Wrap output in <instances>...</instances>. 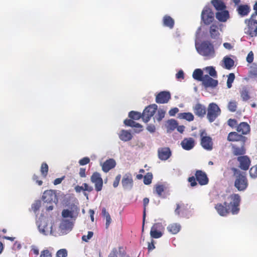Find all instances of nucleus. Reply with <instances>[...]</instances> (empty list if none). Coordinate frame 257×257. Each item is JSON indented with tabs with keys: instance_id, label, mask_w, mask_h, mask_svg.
Listing matches in <instances>:
<instances>
[{
	"instance_id": "nucleus-1",
	"label": "nucleus",
	"mask_w": 257,
	"mask_h": 257,
	"mask_svg": "<svg viewBox=\"0 0 257 257\" xmlns=\"http://www.w3.org/2000/svg\"><path fill=\"white\" fill-rule=\"evenodd\" d=\"M37 224L41 234L46 236H57V227L51 220L42 217L37 221Z\"/></svg>"
},
{
	"instance_id": "nucleus-2",
	"label": "nucleus",
	"mask_w": 257,
	"mask_h": 257,
	"mask_svg": "<svg viewBox=\"0 0 257 257\" xmlns=\"http://www.w3.org/2000/svg\"><path fill=\"white\" fill-rule=\"evenodd\" d=\"M195 48L197 52L207 59H211L215 56V51L213 45L208 41H204L201 44L195 43Z\"/></svg>"
},
{
	"instance_id": "nucleus-3",
	"label": "nucleus",
	"mask_w": 257,
	"mask_h": 257,
	"mask_svg": "<svg viewBox=\"0 0 257 257\" xmlns=\"http://www.w3.org/2000/svg\"><path fill=\"white\" fill-rule=\"evenodd\" d=\"M240 196L236 194L227 195L224 197V205L233 214H236L239 210Z\"/></svg>"
},
{
	"instance_id": "nucleus-4",
	"label": "nucleus",
	"mask_w": 257,
	"mask_h": 257,
	"mask_svg": "<svg viewBox=\"0 0 257 257\" xmlns=\"http://www.w3.org/2000/svg\"><path fill=\"white\" fill-rule=\"evenodd\" d=\"M43 201L47 204L45 205L47 210H52L53 209L54 205L56 204L58 199L56 192L53 190L45 191L42 196Z\"/></svg>"
},
{
	"instance_id": "nucleus-5",
	"label": "nucleus",
	"mask_w": 257,
	"mask_h": 257,
	"mask_svg": "<svg viewBox=\"0 0 257 257\" xmlns=\"http://www.w3.org/2000/svg\"><path fill=\"white\" fill-rule=\"evenodd\" d=\"M248 186V181L245 175L240 171L234 173V186L239 191H244Z\"/></svg>"
},
{
	"instance_id": "nucleus-6",
	"label": "nucleus",
	"mask_w": 257,
	"mask_h": 257,
	"mask_svg": "<svg viewBox=\"0 0 257 257\" xmlns=\"http://www.w3.org/2000/svg\"><path fill=\"white\" fill-rule=\"evenodd\" d=\"M79 212V207L77 205L73 204L63 210L62 216L64 219L70 220L74 222L78 215Z\"/></svg>"
},
{
	"instance_id": "nucleus-7",
	"label": "nucleus",
	"mask_w": 257,
	"mask_h": 257,
	"mask_svg": "<svg viewBox=\"0 0 257 257\" xmlns=\"http://www.w3.org/2000/svg\"><path fill=\"white\" fill-rule=\"evenodd\" d=\"M255 15H252L249 19H246L245 23L247 27L245 28L244 32L253 37L257 36V21L254 19Z\"/></svg>"
},
{
	"instance_id": "nucleus-8",
	"label": "nucleus",
	"mask_w": 257,
	"mask_h": 257,
	"mask_svg": "<svg viewBox=\"0 0 257 257\" xmlns=\"http://www.w3.org/2000/svg\"><path fill=\"white\" fill-rule=\"evenodd\" d=\"M74 222L70 220L63 218L58 228H57V235L66 234L69 232L73 228Z\"/></svg>"
},
{
	"instance_id": "nucleus-9",
	"label": "nucleus",
	"mask_w": 257,
	"mask_h": 257,
	"mask_svg": "<svg viewBox=\"0 0 257 257\" xmlns=\"http://www.w3.org/2000/svg\"><path fill=\"white\" fill-rule=\"evenodd\" d=\"M220 109L214 103H211L208 107L207 118L210 122H213L220 114Z\"/></svg>"
},
{
	"instance_id": "nucleus-10",
	"label": "nucleus",
	"mask_w": 257,
	"mask_h": 257,
	"mask_svg": "<svg viewBox=\"0 0 257 257\" xmlns=\"http://www.w3.org/2000/svg\"><path fill=\"white\" fill-rule=\"evenodd\" d=\"M200 137L202 147L207 151L212 150L213 149L212 139L207 136L206 133L203 131L200 132Z\"/></svg>"
},
{
	"instance_id": "nucleus-11",
	"label": "nucleus",
	"mask_w": 257,
	"mask_h": 257,
	"mask_svg": "<svg viewBox=\"0 0 257 257\" xmlns=\"http://www.w3.org/2000/svg\"><path fill=\"white\" fill-rule=\"evenodd\" d=\"M157 110V105L155 104L150 105L146 107L142 114V118L145 122H148Z\"/></svg>"
},
{
	"instance_id": "nucleus-12",
	"label": "nucleus",
	"mask_w": 257,
	"mask_h": 257,
	"mask_svg": "<svg viewBox=\"0 0 257 257\" xmlns=\"http://www.w3.org/2000/svg\"><path fill=\"white\" fill-rule=\"evenodd\" d=\"M201 19L204 23L206 25H209L214 20V14L212 10L205 7L201 13Z\"/></svg>"
},
{
	"instance_id": "nucleus-13",
	"label": "nucleus",
	"mask_w": 257,
	"mask_h": 257,
	"mask_svg": "<svg viewBox=\"0 0 257 257\" xmlns=\"http://www.w3.org/2000/svg\"><path fill=\"white\" fill-rule=\"evenodd\" d=\"M91 181L94 184L95 189L97 191L101 190L103 186V181L101 175L97 172L94 173L91 177Z\"/></svg>"
},
{
	"instance_id": "nucleus-14",
	"label": "nucleus",
	"mask_w": 257,
	"mask_h": 257,
	"mask_svg": "<svg viewBox=\"0 0 257 257\" xmlns=\"http://www.w3.org/2000/svg\"><path fill=\"white\" fill-rule=\"evenodd\" d=\"M121 184L124 189L130 190L133 186V179L130 173H126L123 176Z\"/></svg>"
},
{
	"instance_id": "nucleus-15",
	"label": "nucleus",
	"mask_w": 257,
	"mask_h": 257,
	"mask_svg": "<svg viewBox=\"0 0 257 257\" xmlns=\"http://www.w3.org/2000/svg\"><path fill=\"white\" fill-rule=\"evenodd\" d=\"M170 98L171 95L169 92L162 91L156 96V100L158 103H165L168 102Z\"/></svg>"
},
{
	"instance_id": "nucleus-16",
	"label": "nucleus",
	"mask_w": 257,
	"mask_h": 257,
	"mask_svg": "<svg viewBox=\"0 0 257 257\" xmlns=\"http://www.w3.org/2000/svg\"><path fill=\"white\" fill-rule=\"evenodd\" d=\"M159 158L163 161L168 160L171 155V152L169 148H161L158 150Z\"/></svg>"
},
{
	"instance_id": "nucleus-17",
	"label": "nucleus",
	"mask_w": 257,
	"mask_h": 257,
	"mask_svg": "<svg viewBox=\"0 0 257 257\" xmlns=\"http://www.w3.org/2000/svg\"><path fill=\"white\" fill-rule=\"evenodd\" d=\"M237 160L239 162V167L241 169L246 170L248 169L250 161L248 157L246 156H240L238 157Z\"/></svg>"
},
{
	"instance_id": "nucleus-18",
	"label": "nucleus",
	"mask_w": 257,
	"mask_h": 257,
	"mask_svg": "<svg viewBox=\"0 0 257 257\" xmlns=\"http://www.w3.org/2000/svg\"><path fill=\"white\" fill-rule=\"evenodd\" d=\"M116 165V162L113 159H109L101 164L102 170L104 172H108L110 170L113 168Z\"/></svg>"
},
{
	"instance_id": "nucleus-19",
	"label": "nucleus",
	"mask_w": 257,
	"mask_h": 257,
	"mask_svg": "<svg viewBox=\"0 0 257 257\" xmlns=\"http://www.w3.org/2000/svg\"><path fill=\"white\" fill-rule=\"evenodd\" d=\"M234 64V62L231 58L228 56L223 57L222 60L220 62L221 66L228 70H230Z\"/></svg>"
},
{
	"instance_id": "nucleus-20",
	"label": "nucleus",
	"mask_w": 257,
	"mask_h": 257,
	"mask_svg": "<svg viewBox=\"0 0 257 257\" xmlns=\"http://www.w3.org/2000/svg\"><path fill=\"white\" fill-rule=\"evenodd\" d=\"M119 138L123 142H127L131 140L133 138L132 133L127 130H121L118 133Z\"/></svg>"
},
{
	"instance_id": "nucleus-21",
	"label": "nucleus",
	"mask_w": 257,
	"mask_h": 257,
	"mask_svg": "<svg viewBox=\"0 0 257 257\" xmlns=\"http://www.w3.org/2000/svg\"><path fill=\"white\" fill-rule=\"evenodd\" d=\"M204 85L206 87H215L217 84L218 81L216 80L213 79L208 75H205L202 80Z\"/></svg>"
},
{
	"instance_id": "nucleus-22",
	"label": "nucleus",
	"mask_w": 257,
	"mask_h": 257,
	"mask_svg": "<svg viewBox=\"0 0 257 257\" xmlns=\"http://www.w3.org/2000/svg\"><path fill=\"white\" fill-rule=\"evenodd\" d=\"M229 12L223 10L216 13V18L221 22H226L229 19Z\"/></svg>"
},
{
	"instance_id": "nucleus-23",
	"label": "nucleus",
	"mask_w": 257,
	"mask_h": 257,
	"mask_svg": "<svg viewBox=\"0 0 257 257\" xmlns=\"http://www.w3.org/2000/svg\"><path fill=\"white\" fill-rule=\"evenodd\" d=\"M197 180L201 185H206L208 183V179L205 173L201 171H197L195 174Z\"/></svg>"
},
{
	"instance_id": "nucleus-24",
	"label": "nucleus",
	"mask_w": 257,
	"mask_h": 257,
	"mask_svg": "<svg viewBox=\"0 0 257 257\" xmlns=\"http://www.w3.org/2000/svg\"><path fill=\"white\" fill-rule=\"evenodd\" d=\"M194 112L198 116L202 117L206 113V108L200 103L196 104L193 107Z\"/></svg>"
},
{
	"instance_id": "nucleus-25",
	"label": "nucleus",
	"mask_w": 257,
	"mask_h": 257,
	"mask_svg": "<svg viewBox=\"0 0 257 257\" xmlns=\"http://www.w3.org/2000/svg\"><path fill=\"white\" fill-rule=\"evenodd\" d=\"M182 148L186 150H190L194 146V141L192 138L185 139L181 142Z\"/></svg>"
},
{
	"instance_id": "nucleus-26",
	"label": "nucleus",
	"mask_w": 257,
	"mask_h": 257,
	"mask_svg": "<svg viewBox=\"0 0 257 257\" xmlns=\"http://www.w3.org/2000/svg\"><path fill=\"white\" fill-rule=\"evenodd\" d=\"M124 123L125 124V125L127 126L134 127L136 128H138V131H137V130L135 131L136 133H139L142 131L143 126L140 123L136 122L132 119L124 120Z\"/></svg>"
},
{
	"instance_id": "nucleus-27",
	"label": "nucleus",
	"mask_w": 257,
	"mask_h": 257,
	"mask_svg": "<svg viewBox=\"0 0 257 257\" xmlns=\"http://www.w3.org/2000/svg\"><path fill=\"white\" fill-rule=\"evenodd\" d=\"M174 20L170 16L165 15L163 18V24L165 27H167L170 29H172L174 25Z\"/></svg>"
},
{
	"instance_id": "nucleus-28",
	"label": "nucleus",
	"mask_w": 257,
	"mask_h": 257,
	"mask_svg": "<svg viewBox=\"0 0 257 257\" xmlns=\"http://www.w3.org/2000/svg\"><path fill=\"white\" fill-rule=\"evenodd\" d=\"M167 229L168 231L173 234H176L179 232L181 229V226L177 223H173L169 224Z\"/></svg>"
},
{
	"instance_id": "nucleus-29",
	"label": "nucleus",
	"mask_w": 257,
	"mask_h": 257,
	"mask_svg": "<svg viewBox=\"0 0 257 257\" xmlns=\"http://www.w3.org/2000/svg\"><path fill=\"white\" fill-rule=\"evenodd\" d=\"M237 131L242 134L246 135L250 131L249 125L246 122H241L237 126Z\"/></svg>"
},
{
	"instance_id": "nucleus-30",
	"label": "nucleus",
	"mask_w": 257,
	"mask_h": 257,
	"mask_svg": "<svg viewBox=\"0 0 257 257\" xmlns=\"http://www.w3.org/2000/svg\"><path fill=\"white\" fill-rule=\"evenodd\" d=\"M211 4L218 12L224 10L226 8L225 4L222 0H212Z\"/></svg>"
},
{
	"instance_id": "nucleus-31",
	"label": "nucleus",
	"mask_w": 257,
	"mask_h": 257,
	"mask_svg": "<svg viewBox=\"0 0 257 257\" xmlns=\"http://www.w3.org/2000/svg\"><path fill=\"white\" fill-rule=\"evenodd\" d=\"M215 208L218 213L221 216H225L230 211L227 207L226 206L224 207L221 204H217Z\"/></svg>"
},
{
	"instance_id": "nucleus-32",
	"label": "nucleus",
	"mask_w": 257,
	"mask_h": 257,
	"mask_svg": "<svg viewBox=\"0 0 257 257\" xmlns=\"http://www.w3.org/2000/svg\"><path fill=\"white\" fill-rule=\"evenodd\" d=\"M210 34L213 39H217L219 37L220 33L218 31V27L216 24H212L210 28Z\"/></svg>"
},
{
	"instance_id": "nucleus-33",
	"label": "nucleus",
	"mask_w": 257,
	"mask_h": 257,
	"mask_svg": "<svg viewBox=\"0 0 257 257\" xmlns=\"http://www.w3.org/2000/svg\"><path fill=\"white\" fill-rule=\"evenodd\" d=\"M250 10V8L247 5H240L237 9L238 14L241 16L247 15Z\"/></svg>"
},
{
	"instance_id": "nucleus-34",
	"label": "nucleus",
	"mask_w": 257,
	"mask_h": 257,
	"mask_svg": "<svg viewBox=\"0 0 257 257\" xmlns=\"http://www.w3.org/2000/svg\"><path fill=\"white\" fill-rule=\"evenodd\" d=\"M178 118L191 121L194 119V116L193 114L190 112H184L179 113L178 114Z\"/></svg>"
},
{
	"instance_id": "nucleus-35",
	"label": "nucleus",
	"mask_w": 257,
	"mask_h": 257,
	"mask_svg": "<svg viewBox=\"0 0 257 257\" xmlns=\"http://www.w3.org/2000/svg\"><path fill=\"white\" fill-rule=\"evenodd\" d=\"M102 213L103 216L105 217L106 220L105 227L107 228L111 222V217L108 212L106 211L105 208H103L102 209Z\"/></svg>"
},
{
	"instance_id": "nucleus-36",
	"label": "nucleus",
	"mask_w": 257,
	"mask_h": 257,
	"mask_svg": "<svg viewBox=\"0 0 257 257\" xmlns=\"http://www.w3.org/2000/svg\"><path fill=\"white\" fill-rule=\"evenodd\" d=\"M157 113L155 116V118L158 121H161L164 117L166 110L162 108H157Z\"/></svg>"
},
{
	"instance_id": "nucleus-37",
	"label": "nucleus",
	"mask_w": 257,
	"mask_h": 257,
	"mask_svg": "<svg viewBox=\"0 0 257 257\" xmlns=\"http://www.w3.org/2000/svg\"><path fill=\"white\" fill-rule=\"evenodd\" d=\"M241 136L239 135L236 132L230 133L228 136L227 140L229 141L234 142L239 141Z\"/></svg>"
},
{
	"instance_id": "nucleus-38",
	"label": "nucleus",
	"mask_w": 257,
	"mask_h": 257,
	"mask_svg": "<svg viewBox=\"0 0 257 257\" xmlns=\"http://www.w3.org/2000/svg\"><path fill=\"white\" fill-rule=\"evenodd\" d=\"M166 189V186L165 185L157 184L155 187V192L159 196H162V193Z\"/></svg>"
},
{
	"instance_id": "nucleus-39",
	"label": "nucleus",
	"mask_w": 257,
	"mask_h": 257,
	"mask_svg": "<svg viewBox=\"0 0 257 257\" xmlns=\"http://www.w3.org/2000/svg\"><path fill=\"white\" fill-rule=\"evenodd\" d=\"M178 123L174 119H170L167 121V125L168 130L173 131L176 128Z\"/></svg>"
},
{
	"instance_id": "nucleus-40",
	"label": "nucleus",
	"mask_w": 257,
	"mask_h": 257,
	"mask_svg": "<svg viewBox=\"0 0 257 257\" xmlns=\"http://www.w3.org/2000/svg\"><path fill=\"white\" fill-rule=\"evenodd\" d=\"M203 74L202 71L200 69H195L193 73V77L196 80H202V76Z\"/></svg>"
},
{
	"instance_id": "nucleus-41",
	"label": "nucleus",
	"mask_w": 257,
	"mask_h": 257,
	"mask_svg": "<svg viewBox=\"0 0 257 257\" xmlns=\"http://www.w3.org/2000/svg\"><path fill=\"white\" fill-rule=\"evenodd\" d=\"M128 116L132 119L138 120L141 117H142V114L137 111H132L129 113Z\"/></svg>"
},
{
	"instance_id": "nucleus-42",
	"label": "nucleus",
	"mask_w": 257,
	"mask_h": 257,
	"mask_svg": "<svg viewBox=\"0 0 257 257\" xmlns=\"http://www.w3.org/2000/svg\"><path fill=\"white\" fill-rule=\"evenodd\" d=\"M163 235V232L161 231H158L156 230H153V228H151L150 231V235L152 237L154 238H158L161 237Z\"/></svg>"
},
{
	"instance_id": "nucleus-43",
	"label": "nucleus",
	"mask_w": 257,
	"mask_h": 257,
	"mask_svg": "<svg viewBox=\"0 0 257 257\" xmlns=\"http://www.w3.org/2000/svg\"><path fill=\"white\" fill-rule=\"evenodd\" d=\"M48 171V166L46 163H43L41 167V172L44 177H46Z\"/></svg>"
},
{
	"instance_id": "nucleus-44",
	"label": "nucleus",
	"mask_w": 257,
	"mask_h": 257,
	"mask_svg": "<svg viewBox=\"0 0 257 257\" xmlns=\"http://www.w3.org/2000/svg\"><path fill=\"white\" fill-rule=\"evenodd\" d=\"M233 153L236 156L243 155L245 154V150L243 147L233 148Z\"/></svg>"
},
{
	"instance_id": "nucleus-45",
	"label": "nucleus",
	"mask_w": 257,
	"mask_h": 257,
	"mask_svg": "<svg viewBox=\"0 0 257 257\" xmlns=\"http://www.w3.org/2000/svg\"><path fill=\"white\" fill-rule=\"evenodd\" d=\"M153 178L152 174L151 173H148L144 177V183L146 185H149L152 182Z\"/></svg>"
},
{
	"instance_id": "nucleus-46",
	"label": "nucleus",
	"mask_w": 257,
	"mask_h": 257,
	"mask_svg": "<svg viewBox=\"0 0 257 257\" xmlns=\"http://www.w3.org/2000/svg\"><path fill=\"white\" fill-rule=\"evenodd\" d=\"M205 70L209 74L210 76L213 77H216L217 76L216 72L215 69L212 67H207L205 68Z\"/></svg>"
},
{
	"instance_id": "nucleus-47",
	"label": "nucleus",
	"mask_w": 257,
	"mask_h": 257,
	"mask_svg": "<svg viewBox=\"0 0 257 257\" xmlns=\"http://www.w3.org/2000/svg\"><path fill=\"white\" fill-rule=\"evenodd\" d=\"M235 78V75L233 73H230L228 76V79L227 81V86L228 88H231L232 86V83L233 82Z\"/></svg>"
},
{
	"instance_id": "nucleus-48",
	"label": "nucleus",
	"mask_w": 257,
	"mask_h": 257,
	"mask_svg": "<svg viewBox=\"0 0 257 257\" xmlns=\"http://www.w3.org/2000/svg\"><path fill=\"white\" fill-rule=\"evenodd\" d=\"M41 205V202L40 200L36 201L32 205V210L36 213L40 208Z\"/></svg>"
},
{
	"instance_id": "nucleus-49",
	"label": "nucleus",
	"mask_w": 257,
	"mask_h": 257,
	"mask_svg": "<svg viewBox=\"0 0 257 257\" xmlns=\"http://www.w3.org/2000/svg\"><path fill=\"white\" fill-rule=\"evenodd\" d=\"M250 176L252 178L257 177V164L252 167L249 171Z\"/></svg>"
},
{
	"instance_id": "nucleus-50",
	"label": "nucleus",
	"mask_w": 257,
	"mask_h": 257,
	"mask_svg": "<svg viewBox=\"0 0 257 257\" xmlns=\"http://www.w3.org/2000/svg\"><path fill=\"white\" fill-rule=\"evenodd\" d=\"M67 254V250L66 249H60L57 251L56 257H66Z\"/></svg>"
},
{
	"instance_id": "nucleus-51",
	"label": "nucleus",
	"mask_w": 257,
	"mask_h": 257,
	"mask_svg": "<svg viewBox=\"0 0 257 257\" xmlns=\"http://www.w3.org/2000/svg\"><path fill=\"white\" fill-rule=\"evenodd\" d=\"M149 202V199L147 198H145L143 200V203L144 206V214H143V229L142 231H144V223H145V216H146V207L148 204Z\"/></svg>"
},
{
	"instance_id": "nucleus-52",
	"label": "nucleus",
	"mask_w": 257,
	"mask_h": 257,
	"mask_svg": "<svg viewBox=\"0 0 257 257\" xmlns=\"http://www.w3.org/2000/svg\"><path fill=\"white\" fill-rule=\"evenodd\" d=\"M151 228H153V230H156L158 231H161L162 232H163L164 227L163 225V224L161 223H155L152 227Z\"/></svg>"
},
{
	"instance_id": "nucleus-53",
	"label": "nucleus",
	"mask_w": 257,
	"mask_h": 257,
	"mask_svg": "<svg viewBox=\"0 0 257 257\" xmlns=\"http://www.w3.org/2000/svg\"><path fill=\"white\" fill-rule=\"evenodd\" d=\"M228 108L231 111H235L236 108V102L235 101H230L228 104Z\"/></svg>"
},
{
	"instance_id": "nucleus-54",
	"label": "nucleus",
	"mask_w": 257,
	"mask_h": 257,
	"mask_svg": "<svg viewBox=\"0 0 257 257\" xmlns=\"http://www.w3.org/2000/svg\"><path fill=\"white\" fill-rule=\"evenodd\" d=\"M241 97L243 100H247L249 98L248 92L246 89H243L241 92Z\"/></svg>"
},
{
	"instance_id": "nucleus-55",
	"label": "nucleus",
	"mask_w": 257,
	"mask_h": 257,
	"mask_svg": "<svg viewBox=\"0 0 257 257\" xmlns=\"http://www.w3.org/2000/svg\"><path fill=\"white\" fill-rule=\"evenodd\" d=\"M90 162V159L88 157H84L79 161V164L81 166L85 165Z\"/></svg>"
},
{
	"instance_id": "nucleus-56",
	"label": "nucleus",
	"mask_w": 257,
	"mask_h": 257,
	"mask_svg": "<svg viewBox=\"0 0 257 257\" xmlns=\"http://www.w3.org/2000/svg\"><path fill=\"white\" fill-rule=\"evenodd\" d=\"M93 233L91 231H89L87 235H84L82 237V239L86 242H87L93 236Z\"/></svg>"
},
{
	"instance_id": "nucleus-57",
	"label": "nucleus",
	"mask_w": 257,
	"mask_h": 257,
	"mask_svg": "<svg viewBox=\"0 0 257 257\" xmlns=\"http://www.w3.org/2000/svg\"><path fill=\"white\" fill-rule=\"evenodd\" d=\"M32 179L39 186L42 185L43 184V181L39 180V177L36 175H34L33 176Z\"/></svg>"
},
{
	"instance_id": "nucleus-58",
	"label": "nucleus",
	"mask_w": 257,
	"mask_h": 257,
	"mask_svg": "<svg viewBox=\"0 0 257 257\" xmlns=\"http://www.w3.org/2000/svg\"><path fill=\"white\" fill-rule=\"evenodd\" d=\"M120 178H121V175H117L115 178V180L113 182V186L114 187V188H116V187L118 186V184H119V181H120Z\"/></svg>"
},
{
	"instance_id": "nucleus-59",
	"label": "nucleus",
	"mask_w": 257,
	"mask_h": 257,
	"mask_svg": "<svg viewBox=\"0 0 257 257\" xmlns=\"http://www.w3.org/2000/svg\"><path fill=\"white\" fill-rule=\"evenodd\" d=\"M40 257H52V255L50 251L46 249L41 252Z\"/></svg>"
},
{
	"instance_id": "nucleus-60",
	"label": "nucleus",
	"mask_w": 257,
	"mask_h": 257,
	"mask_svg": "<svg viewBox=\"0 0 257 257\" xmlns=\"http://www.w3.org/2000/svg\"><path fill=\"white\" fill-rule=\"evenodd\" d=\"M176 77L177 79H183L184 78V72L183 70H180L179 72L176 74Z\"/></svg>"
},
{
	"instance_id": "nucleus-61",
	"label": "nucleus",
	"mask_w": 257,
	"mask_h": 257,
	"mask_svg": "<svg viewBox=\"0 0 257 257\" xmlns=\"http://www.w3.org/2000/svg\"><path fill=\"white\" fill-rule=\"evenodd\" d=\"M253 54L252 52L250 51L247 55L246 57V61L250 63L253 61Z\"/></svg>"
},
{
	"instance_id": "nucleus-62",
	"label": "nucleus",
	"mask_w": 257,
	"mask_h": 257,
	"mask_svg": "<svg viewBox=\"0 0 257 257\" xmlns=\"http://www.w3.org/2000/svg\"><path fill=\"white\" fill-rule=\"evenodd\" d=\"M179 111V109L177 107L172 108L169 111V114L171 116H174Z\"/></svg>"
},
{
	"instance_id": "nucleus-63",
	"label": "nucleus",
	"mask_w": 257,
	"mask_h": 257,
	"mask_svg": "<svg viewBox=\"0 0 257 257\" xmlns=\"http://www.w3.org/2000/svg\"><path fill=\"white\" fill-rule=\"evenodd\" d=\"M147 130L149 132L153 133L155 132L156 127L154 124H149L147 127Z\"/></svg>"
},
{
	"instance_id": "nucleus-64",
	"label": "nucleus",
	"mask_w": 257,
	"mask_h": 257,
	"mask_svg": "<svg viewBox=\"0 0 257 257\" xmlns=\"http://www.w3.org/2000/svg\"><path fill=\"white\" fill-rule=\"evenodd\" d=\"M117 249L116 248H113L109 253L108 257H117Z\"/></svg>"
}]
</instances>
